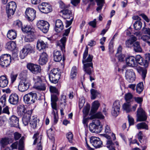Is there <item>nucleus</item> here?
Returning <instances> with one entry per match:
<instances>
[{
	"label": "nucleus",
	"instance_id": "nucleus-56",
	"mask_svg": "<svg viewBox=\"0 0 150 150\" xmlns=\"http://www.w3.org/2000/svg\"><path fill=\"white\" fill-rule=\"evenodd\" d=\"M128 118L129 125L130 126L134 125V120L133 118L130 115H128Z\"/></svg>",
	"mask_w": 150,
	"mask_h": 150
},
{
	"label": "nucleus",
	"instance_id": "nucleus-60",
	"mask_svg": "<svg viewBox=\"0 0 150 150\" xmlns=\"http://www.w3.org/2000/svg\"><path fill=\"white\" fill-rule=\"evenodd\" d=\"M116 56L117 57L119 61L120 62L123 61L124 60V58L125 57V55L121 53L118 54V56Z\"/></svg>",
	"mask_w": 150,
	"mask_h": 150
},
{
	"label": "nucleus",
	"instance_id": "nucleus-39",
	"mask_svg": "<svg viewBox=\"0 0 150 150\" xmlns=\"http://www.w3.org/2000/svg\"><path fill=\"white\" fill-rule=\"evenodd\" d=\"M98 7L96 9V10L99 12L102 9L104 3V0H96Z\"/></svg>",
	"mask_w": 150,
	"mask_h": 150
},
{
	"label": "nucleus",
	"instance_id": "nucleus-17",
	"mask_svg": "<svg viewBox=\"0 0 150 150\" xmlns=\"http://www.w3.org/2000/svg\"><path fill=\"white\" fill-rule=\"evenodd\" d=\"M30 85V83L28 81L22 80L19 84L18 89L21 92L25 91L29 88Z\"/></svg>",
	"mask_w": 150,
	"mask_h": 150
},
{
	"label": "nucleus",
	"instance_id": "nucleus-45",
	"mask_svg": "<svg viewBox=\"0 0 150 150\" xmlns=\"http://www.w3.org/2000/svg\"><path fill=\"white\" fill-rule=\"evenodd\" d=\"M142 23L140 21H136L134 24V29L137 30H139L142 27Z\"/></svg>",
	"mask_w": 150,
	"mask_h": 150
},
{
	"label": "nucleus",
	"instance_id": "nucleus-18",
	"mask_svg": "<svg viewBox=\"0 0 150 150\" xmlns=\"http://www.w3.org/2000/svg\"><path fill=\"white\" fill-rule=\"evenodd\" d=\"M125 77L129 82H133L135 78V74L133 70L132 69L127 70L125 73Z\"/></svg>",
	"mask_w": 150,
	"mask_h": 150
},
{
	"label": "nucleus",
	"instance_id": "nucleus-48",
	"mask_svg": "<svg viewBox=\"0 0 150 150\" xmlns=\"http://www.w3.org/2000/svg\"><path fill=\"white\" fill-rule=\"evenodd\" d=\"M138 72L141 74L143 79H145L147 73V70L144 68H142L138 70Z\"/></svg>",
	"mask_w": 150,
	"mask_h": 150
},
{
	"label": "nucleus",
	"instance_id": "nucleus-28",
	"mask_svg": "<svg viewBox=\"0 0 150 150\" xmlns=\"http://www.w3.org/2000/svg\"><path fill=\"white\" fill-rule=\"evenodd\" d=\"M54 61L56 62H59L62 59V54L60 51L54 50L53 53Z\"/></svg>",
	"mask_w": 150,
	"mask_h": 150
},
{
	"label": "nucleus",
	"instance_id": "nucleus-59",
	"mask_svg": "<svg viewBox=\"0 0 150 150\" xmlns=\"http://www.w3.org/2000/svg\"><path fill=\"white\" fill-rule=\"evenodd\" d=\"M17 74H14L13 73H11L10 75V78L11 83H13L16 79L17 77Z\"/></svg>",
	"mask_w": 150,
	"mask_h": 150
},
{
	"label": "nucleus",
	"instance_id": "nucleus-40",
	"mask_svg": "<svg viewBox=\"0 0 150 150\" xmlns=\"http://www.w3.org/2000/svg\"><path fill=\"white\" fill-rule=\"evenodd\" d=\"M133 95L130 93H128L125 94V98L127 103H129L133 100Z\"/></svg>",
	"mask_w": 150,
	"mask_h": 150
},
{
	"label": "nucleus",
	"instance_id": "nucleus-10",
	"mask_svg": "<svg viewBox=\"0 0 150 150\" xmlns=\"http://www.w3.org/2000/svg\"><path fill=\"white\" fill-rule=\"evenodd\" d=\"M16 8V5L15 2L11 1L8 3L6 7V13L8 17L14 14Z\"/></svg>",
	"mask_w": 150,
	"mask_h": 150
},
{
	"label": "nucleus",
	"instance_id": "nucleus-52",
	"mask_svg": "<svg viewBox=\"0 0 150 150\" xmlns=\"http://www.w3.org/2000/svg\"><path fill=\"white\" fill-rule=\"evenodd\" d=\"M35 83L34 87L36 86L37 85H40V84L42 83V81L40 76H37L36 78L34 79Z\"/></svg>",
	"mask_w": 150,
	"mask_h": 150
},
{
	"label": "nucleus",
	"instance_id": "nucleus-36",
	"mask_svg": "<svg viewBox=\"0 0 150 150\" xmlns=\"http://www.w3.org/2000/svg\"><path fill=\"white\" fill-rule=\"evenodd\" d=\"M100 106V103L97 101H94L93 103L92 106L91 110V112L92 113H95L98 109Z\"/></svg>",
	"mask_w": 150,
	"mask_h": 150
},
{
	"label": "nucleus",
	"instance_id": "nucleus-54",
	"mask_svg": "<svg viewBox=\"0 0 150 150\" xmlns=\"http://www.w3.org/2000/svg\"><path fill=\"white\" fill-rule=\"evenodd\" d=\"M135 101L140 104L139 107H141V104L143 100L142 98L140 97H134V99Z\"/></svg>",
	"mask_w": 150,
	"mask_h": 150
},
{
	"label": "nucleus",
	"instance_id": "nucleus-2",
	"mask_svg": "<svg viewBox=\"0 0 150 150\" xmlns=\"http://www.w3.org/2000/svg\"><path fill=\"white\" fill-rule=\"evenodd\" d=\"M89 128L91 132L100 133L102 130V126L100 125L99 120L98 119L93 120L92 123L90 124Z\"/></svg>",
	"mask_w": 150,
	"mask_h": 150
},
{
	"label": "nucleus",
	"instance_id": "nucleus-63",
	"mask_svg": "<svg viewBox=\"0 0 150 150\" xmlns=\"http://www.w3.org/2000/svg\"><path fill=\"white\" fill-rule=\"evenodd\" d=\"M143 134L142 131H140L137 134V137L139 141L141 142V141L143 139Z\"/></svg>",
	"mask_w": 150,
	"mask_h": 150
},
{
	"label": "nucleus",
	"instance_id": "nucleus-33",
	"mask_svg": "<svg viewBox=\"0 0 150 150\" xmlns=\"http://www.w3.org/2000/svg\"><path fill=\"white\" fill-rule=\"evenodd\" d=\"M17 36V33L14 30H9L8 32L7 37L9 39L12 40L15 39Z\"/></svg>",
	"mask_w": 150,
	"mask_h": 150
},
{
	"label": "nucleus",
	"instance_id": "nucleus-4",
	"mask_svg": "<svg viewBox=\"0 0 150 150\" xmlns=\"http://www.w3.org/2000/svg\"><path fill=\"white\" fill-rule=\"evenodd\" d=\"M21 29L23 32L28 33V35L25 37L26 42H30L34 40L35 38L34 33L30 25H26L24 27H22Z\"/></svg>",
	"mask_w": 150,
	"mask_h": 150
},
{
	"label": "nucleus",
	"instance_id": "nucleus-14",
	"mask_svg": "<svg viewBox=\"0 0 150 150\" xmlns=\"http://www.w3.org/2000/svg\"><path fill=\"white\" fill-rule=\"evenodd\" d=\"M27 67L33 74H37L41 72V67L38 65L29 63L28 64Z\"/></svg>",
	"mask_w": 150,
	"mask_h": 150
},
{
	"label": "nucleus",
	"instance_id": "nucleus-31",
	"mask_svg": "<svg viewBox=\"0 0 150 150\" xmlns=\"http://www.w3.org/2000/svg\"><path fill=\"white\" fill-rule=\"evenodd\" d=\"M58 100V98L56 95L53 94L51 96V105L52 108L55 110H56V102Z\"/></svg>",
	"mask_w": 150,
	"mask_h": 150
},
{
	"label": "nucleus",
	"instance_id": "nucleus-58",
	"mask_svg": "<svg viewBox=\"0 0 150 150\" xmlns=\"http://www.w3.org/2000/svg\"><path fill=\"white\" fill-rule=\"evenodd\" d=\"M145 59H144V63H147L148 67L149 66V62L150 61V54H146L145 56Z\"/></svg>",
	"mask_w": 150,
	"mask_h": 150
},
{
	"label": "nucleus",
	"instance_id": "nucleus-22",
	"mask_svg": "<svg viewBox=\"0 0 150 150\" xmlns=\"http://www.w3.org/2000/svg\"><path fill=\"white\" fill-rule=\"evenodd\" d=\"M39 134L38 132H37L34 134L33 138H35V139L34 141L33 144L35 145L37 141L39 143H38L37 145L38 150H42V146L41 143L42 136L41 135L38 136Z\"/></svg>",
	"mask_w": 150,
	"mask_h": 150
},
{
	"label": "nucleus",
	"instance_id": "nucleus-26",
	"mask_svg": "<svg viewBox=\"0 0 150 150\" xmlns=\"http://www.w3.org/2000/svg\"><path fill=\"white\" fill-rule=\"evenodd\" d=\"M135 59L134 57L133 56L127 57L126 59V62L127 65L131 67H136L137 64H136Z\"/></svg>",
	"mask_w": 150,
	"mask_h": 150
},
{
	"label": "nucleus",
	"instance_id": "nucleus-23",
	"mask_svg": "<svg viewBox=\"0 0 150 150\" xmlns=\"http://www.w3.org/2000/svg\"><path fill=\"white\" fill-rule=\"evenodd\" d=\"M9 122L11 126L16 127H19V118L15 115H12L9 118Z\"/></svg>",
	"mask_w": 150,
	"mask_h": 150
},
{
	"label": "nucleus",
	"instance_id": "nucleus-8",
	"mask_svg": "<svg viewBox=\"0 0 150 150\" xmlns=\"http://www.w3.org/2000/svg\"><path fill=\"white\" fill-rule=\"evenodd\" d=\"M38 28L45 33H46L49 30L50 24L47 21L44 20H40L37 23Z\"/></svg>",
	"mask_w": 150,
	"mask_h": 150
},
{
	"label": "nucleus",
	"instance_id": "nucleus-62",
	"mask_svg": "<svg viewBox=\"0 0 150 150\" xmlns=\"http://www.w3.org/2000/svg\"><path fill=\"white\" fill-rule=\"evenodd\" d=\"M50 90L51 92L58 93V91L56 87L52 86H50Z\"/></svg>",
	"mask_w": 150,
	"mask_h": 150
},
{
	"label": "nucleus",
	"instance_id": "nucleus-12",
	"mask_svg": "<svg viewBox=\"0 0 150 150\" xmlns=\"http://www.w3.org/2000/svg\"><path fill=\"white\" fill-rule=\"evenodd\" d=\"M36 11L33 8H28L25 11L26 17L28 21H32L35 18Z\"/></svg>",
	"mask_w": 150,
	"mask_h": 150
},
{
	"label": "nucleus",
	"instance_id": "nucleus-24",
	"mask_svg": "<svg viewBox=\"0 0 150 150\" xmlns=\"http://www.w3.org/2000/svg\"><path fill=\"white\" fill-rule=\"evenodd\" d=\"M48 55L45 52L42 53L40 55L38 62L40 64L44 65L45 64L47 61Z\"/></svg>",
	"mask_w": 150,
	"mask_h": 150
},
{
	"label": "nucleus",
	"instance_id": "nucleus-19",
	"mask_svg": "<svg viewBox=\"0 0 150 150\" xmlns=\"http://www.w3.org/2000/svg\"><path fill=\"white\" fill-rule=\"evenodd\" d=\"M32 110H28L25 114L23 115L22 121L25 126L27 125L29 121L31 119L30 117L32 113Z\"/></svg>",
	"mask_w": 150,
	"mask_h": 150
},
{
	"label": "nucleus",
	"instance_id": "nucleus-3",
	"mask_svg": "<svg viewBox=\"0 0 150 150\" xmlns=\"http://www.w3.org/2000/svg\"><path fill=\"white\" fill-rule=\"evenodd\" d=\"M34 47L33 45L28 44L25 45L20 52V57L22 59L24 58L28 54L34 52Z\"/></svg>",
	"mask_w": 150,
	"mask_h": 150
},
{
	"label": "nucleus",
	"instance_id": "nucleus-44",
	"mask_svg": "<svg viewBox=\"0 0 150 150\" xmlns=\"http://www.w3.org/2000/svg\"><path fill=\"white\" fill-rule=\"evenodd\" d=\"M104 116L100 112H98L97 113L92 115L91 117V118L92 119L95 118L103 119Z\"/></svg>",
	"mask_w": 150,
	"mask_h": 150
},
{
	"label": "nucleus",
	"instance_id": "nucleus-57",
	"mask_svg": "<svg viewBox=\"0 0 150 150\" xmlns=\"http://www.w3.org/2000/svg\"><path fill=\"white\" fill-rule=\"evenodd\" d=\"M61 102L60 103V105L63 104L65 106L66 103V96L64 95H61Z\"/></svg>",
	"mask_w": 150,
	"mask_h": 150
},
{
	"label": "nucleus",
	"instance_id": "nucleus-35",
	"mask_svg": "<svg viewBox=\"0 0 150 150\" xmlns=\"http://www.w3.org/2000/svg\"><path fill=\"white\" fill-rule=\"evenodd\" d=\"M134 50L136 52H142V50L141 47L139 42H136L133 44L132 45Z\"/></svg>",
	"mask_w": 150,
	"mask_h": 150
},
{
	"label": "nucleus",
	"instance_id": "nucleus-47",
	"mask_svg": "<svg viewBox=\"0 0 150 150\" xmlns=\"http://www.w3.org/2000/svg\"><path fill=\"white\" fill-rule=\"evenodd\" d=\"M91 99H95L99 94L97 90L93 89H91Z\"/></svg>",
	"mask_w": 150,
	"mask_h": 150
},
{
	"label": "nucleus",
	"instance_id": "nucleus-34",
	"mask_svg": "<svg viewBox=\"0 0 150 150\" xmlns=\"http://www.w3.org/2000/svg\"><path fill=\"white\" fill-rule=\"evenodd\" d=\"M16 43L13 41L8 42L6 44V47L10 51L14 50L16 47Z\"/></svg>",
	"mask_w": 150,
	"mask_h": 150
},
{
	"label": "nucleus",
	"instance_id": "nucleus-7",
	"mask_svg": "<svg viewBox=\"0 0 150 150\" xmlns=\"http://www.w3.org/2000/svg\"><path fill=\"white\" fill-rule=\"evenodd\" d=\"M11 57L10 55L5 54L0 57V65L2 67H6L11 63Z\"/></svg>",
	"mask_w": 150,
	"mask_h": 150
},
{
	"label": "nucleus",
	"instance_id": "nucleus-21",
	"mask_svg": "<svg viewBox=\"0 0 150 150\" xmlns=\"http://www.w3.org/2000/svg\"><path fill=\"white\" fill-rule=\"evenodd\" d=\"M37 49L40 51H44L46 48L48 47L47 43L41 40H38L37 42Z\"/></svg>",
	"mask_w": 150,
	"mask_h": 150
},
{
	"label": "nucleus",
	"instance_id": "nucleus-53",
	"mask_svg": "<svg viewBox=\"0 0 150 150\" xmlns=\"http://www.w3.org/2000/svg\"><path fill=\"white\" fill-rule=\"evenodd\" d=\"M66 137L69 142L70 143H72V140L73 138V135L71 132L68 133L66 134Z\"/></svg>",
	"mask_w": 150,
	"mask_h": 150
},
{
	"label": "nucleus",
	"instance_id": "nucleus-6",
	"mask_svg": "<svg viewBox=\"0 0 150 150\" xmlns=\"http://www.w3.org/2000/svg\"><path fill=\"white\" fill-rule=\"evenodd\" d=\"M37 99L36 93L30 92L25 95L23 97L24 102L27 104H31L34 103Z\"/></svg>",
	"mask_w": 150,
	"mask_h": 150
},
{
	"label": "nucleus",
	"instance_id": "nucleus-20",
	"mask_svg": "<svg viewBox=\"0 0 150 150\" xmlns=\"http://www.w3.org/2000/svg\"><path fill=\"white\" fill-rule=\"evenodd\" d=\"M8 101L11 104L16 105L19 102V96L16 93H12L9 96Z\"/></svg>",
	"mask_w": 150,
	"mask_h": 150
},
{
	"label": "nucleus",
	"instance_id": "nucleus-61",
	"mask_svg": "<svg viewBox=\"0 0 150 150\" xmlns=\"http://www.w3.org/2000/svg\"><path fill=\"white\" fill-rule=\"evenodd\" d=\"M142 32L145 34H147L150 35V29L149 28H143L142 29Z\"/></svg>",
	"mask_w": 150,
	"mask_h": 150
},
{
	"label": "nucleus",
	"instance_id": "nucleus-1",
	"mask_svg": "<svg viewBox=\"0 0 150 150\" xmlns=\"http://www.w3.org/2000/svg\"><path fill=\"white\" fill-rule=\"evenodd\" d=\"M88 49L86 47L85 51L83 53L82 63L83 64V68L84 71L87 74H90L93 71V64L92 61L93 56L89 54L87 59H86L88 55Z\"/></svg>",
	"mask_w": 150,
	"mask_h": 150
},
{
	"label": "nucleus",
	"instance_id": "nucleus-64",
	"mask_svg": "<svg viewBox=\"0 0 150 150\" xmlns=\"http://www.w3.org/2000/svg\"><path fill=\"white\" fill-rule=\"evenodd\" d=\"M21 134L18 132H16L14 133V137L15 140H18L21 137Z\"/></svg>",
	"mask_w": 150,
	"mask_h": 150
},
{
	"label": "nucleus",
	"instance_id": "nucleus-11",
	"mask_svg": "<svg viewBox=\"0 0 150 150\" xmlns=\"http://www.w3.org/2000/svg\"><path fill=\"white\" fill-rule=\"evenodd\" d=\"M137 112V121H144L146 120L147 118L146 114L141 107L138 108Z\"/></svg>",
	"mask_w": 150,
	"mask_h": 150
},
{
	"label": "nucleus",
	"instance_id": "nucleus-55",
	"mask_svg": "<svg viewBox=\"0 0 150 150\" xmlns=\"http://www.w3.org/2000/svg\"><path fill=\"white\" fill-rule=\"evenodd\" d=\"M14 25L18 28H21L22 27V22L19 20H17L14 22Z\"/></svg>",
	"mask_w": 150,
	"mask_h": 150
},
{
	"label": "nucleus",
	"instance_id": "nucleus-27",
	"mask_svg": "<svg viewBox=\"0 0 150 150\" xmlns=\"http://www.w3.org/2000/svg\"><path fill=\"white\" fill-rule=\"evenodd\" d=\"M8 83V80L7 76L2 75L0 76V87L4 88L6 87Z\"/></svg>",
	"mask_w": 150,
	"mask_h": 150
},
{
	"label": "nucleus",
	"instance_id": "nucleus-9",
	"mask_svg": "<svg viewBox=\"0 0 150 150\" xmlns=\"http://www.w3.org/2000/svg\"><path fill=\"white\" fill-rule=\"evenodd\" d=\"M6 100V95H3L0 99V115L1 113H6L8 115L10 114L8 107L6 106L4 108L3 110L2 108H4L6 105L5 102Z\"/></svg>",
	"mask_w": 150,
	"mask_h": 150
},
{
	"label": "nucleus",
	"instance_id": "nucleus-42",
	"mask_svg": "<svg viewBox=\"0 0 150 150\" xmlns=\"http://www.w3.org/2000/svg\"><path fill=\"white\" fill-rule=\"evenodd\" d=\"M107 147L109 150H115L114 146V144L111 140H108L107 142Z\"/></svg>",
	"mask_w": 150,
	"mask_h": 150
},
{
	"label": "nucleus",
	"instance_id": "nucleus-15",
	"mask_svg": "<svg viewBox=\"0 0 150 150\" xmlns=\"http://www.w3.org/2000/svg\"><path fill=\"white\" fill-rule=\"evenodd\" d=\"M90 142L92 145L96 149L100 148L102 146V142L98 137H91L90 138Z\"/></svg>",
	"mask_w": 150,
	"mask_h": 150
},
{
	"label": "nucleus",
	"instance_id": "nucleus-30",
	"mask_svg": "<svg viewBox=\"0 0 150 150\" xmlns=\"http://www.w3.org/2000/svg\"><path fill=\"white\" fill-rule=\"evenodd\" d=\"M39 120L37 117L33 116L30 121V125L31 127L34 129L36 128Z\"/></svg>",
	"mask_w": 150,
	"mask_h": 150
},
{
	"label": "nucleus",
	"instance_id": "nucleus-25",
	"mask_svg": "<svg viewBox=\"0 0 150 150\" xmlns=\"http://www.w3.org/2000/svg\"><path fill=\"white\" fill-rule=\"evenodd\" d=\"M134 57L136 64L138 63L141 65L143 66L145 68L148 67L147 63H144V59L140 55H137Z\"/></svg>",
	"mask_w": 150,
	"mask_h": 150
},
{
	"label": "nucleus",
	"instance_id": "nucleus-13",
	"mask_svg": "<svg viewBox=\"0 0 150 150\" xmlns=\"http://www.w3.org/2000/svg\"><path fill=\"white\" fill-rule=\"evenodd\" d=\"M40 11L44 13H47L52 11L51 6L47 3H42L38 6Z\"/></svg>",
	"mask_w": 150,
	"mask_h": 150
},
{
	"label": "nucleus",
	"instance_id": "nucleus-37",
	"mask_svg": "<svg viewBox=\"0 0 150 150\" xmlns=\"http://www.w3.org/2000/svg\"><path fill=\"white\" fill-rule=\"evenodd\" d=\"M67 38L66 37L64 36L60 40L61 43L59 45V46L62 52H65L64 50L65 48V43H66Z\"/></svg>",
	"mask_w": 150,
	"mask_h": 150
},
{
	"label": "nucleus",
	"instance_id": "nucleus-51",
	"mask_svg": "<svg viewBox=\"0 0 150 150\" xmlns=\"http://www.w3.org/2000/svg\"><path fill=\"white\" fill-rule=\"evenodd\" d=\"M35 88L38 90L44 91L46 89V86L45 84L42 83L40 84V85H37Z\"/></svg>",
	"mask_w": 150,
	"mask_h": 150
},
{
	"label": "nucleus",
	"instance_id": "nucleus-29",
	"mask_svg": "<svg viewBox=\"0 0 150 150\" xmlns=\"http://www.w3.org/2000/svg\"><path fill=\"white\" fill-rule=\"evenodd\" d=\"M64 29V26L62 21L58 19L56 21L55 30L57 33L61 32Z\"/></svg>",
	"mask_w": 150,
	"mask_h": 150
},
{
	"label": "nucleus",
	"instance_id": "nucleus-32",
	"mask_svg": "<svg viewBox=\"0 0 150 150\" xmlns=\"http://www.w3.org/2000/svg\"><path fill=\"white\" fill-rule=\"evenodd\" d=\"M17 110L18 114L21 116L23 115L28 111L26 110V108L23 105H20L18 106Z\"/></svg>",
	"mask_w": 150,
	"mask_h": 150
},
{
	"label": "nucleus",
	"instance_id": "nucleus-43",
	"mask_svg": "<svg viewBox=\"0 0 150 150\" xmlns=\"http://www.w3.org/2000/svg\"><path fill=\"white\" fill-rule=\"evenodd\" d=\"M144 89V86L142 82L138 83L136 87V91L137 93H140Z\"/></svg>",
	"mask_w": 150,
	"mask_h": 150
},
{
	"label": "nucleus",
	"instance_id": "nucleus-41",
	"mask_svg": "<svg viewBox=\"0 0 150 150\" xmlns=\"http://www.w3.org/2000/svg\"><path fill=\"white\" fill-rule=\"evenodd\" d=\"M137 128L138 129H145L146 130L148 129V125L144 122H142L136 125Z\"/></svg>",
	"mask_w": 150,
	"mask_h": 150
},
{
	"label": "nucleus",
	"instance_id": "nucleus-38",
	"mask_svg": "<svg viewBox=\"0 0 150 150\" xmlns=\"http://www.w3.org/2000/svg\"><path fill=\"white\" fill-rule=\"evenodd\" d=\"M61 13H62L65 18H69L70 16H72L71 11L68 9H64L61 11Z\"/></svg>",
	"mask_w": 150,
	"mask_h": 150
},
{
	"label": "nucleus",
	"instance_id": "nucleus-16",
	"mask_svg": "<svg viewBox=\"0 0 150 150\" xmlns=\"http://www.w3.org/2000/svg\"><path fill=\"white\" fill-rule=\"evenodd\" d=\"M120 102L119 100H115L112 105L111 113L114 116H117L119 113L120 107Z\"/></svg>",
	"mask_w": 150,
	"mask_h": 150
},
{
	"label": "nucleus",
	"instance_id": "nucleus-46",
	"mask_svg": "<svg viewBox=\"0 0 150 150\" xmlns=\"http://www.w3.org/2000/svg\"><path fill=\"white\" fill-rule=\"evenodd\" d=\"M123 110L126 111L127 112H129L132 110L130 105L129 103H124L122 106Z\"/></svg>",
	"mask_w": 150,
	"mask_h": 150
},
{
	"label": "nucleus",
	"instance_id": "nucleus-50",
	"mask_svg": "<svg viewBox=\"0 0 150 150\" xmlns=\"http://www.w3.org/2000/svg\"><path fill=\"white\" fill-rule=\"evenodd\" d=\"M77 74L76 67H73L71 70L70 74L71 78L73 79L76 77Z\"/></svg>",
	"mask_w": 150,
	"mask_h": 150
},
{
	"label": "nucleus",
	"instance_id": "nucleus-5",
	"mask_svg": "<svg viewBox=\"0 0 150 150\" xmlns=\"http://www.w3.org/2000/svg\"><path fill=\"white\" fill-rule=\"evenodd\" d=\"M60 74L57 69H54L49 74V78L50 81L52 83H56L58 82L60 78Z\"/></svg>",
	"mask_w": 150,
	"mask_h": 150
},
{
	"label": "nucleus",
	"instance_id": "nucleus-49",
	"mask_svg": "<svg viewBox=\"0 0 150 150\" xmlns=\"http://www.w3.org/2000/svg\"><path fill=\"white\" fill-rule=\"evenodd\" d=\"M0 143L1 148H4L8 144V139L6 138H2L1 140Z\"/></svg>",
	"mask_w": 150,
	"mask_h": 150
}]
</instances>
